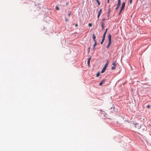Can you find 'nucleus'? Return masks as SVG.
<instances>
[{"label":"nucleus","instance_id":"obj_7","mask_svg":"<svg viewBox=\"0 0 151 151\" xmlns=\"http://www.w3.org/2000/svg\"><path fill=\"white\" fill-rule=\"evenodd\" d=\"M105 82V80H104L102 81L99 83V85L100 86H101Z\"/></svg>","mask_w":151,"mask_h":151},{"label":"nucleus","instance_id":"obj_2","mask_svg":"<svg viewBox=\"0 0 151 151\" xmlns=\"http://www.w3.org/2000/svg\"><path fill=\"white\" fill-rule=\"evenodd\" d=\"M104 19H103L102 20V22H101V26L102 28V30H103L104 29Z\"/></svg>","mask_w":151,"mask_h":151},{"label":"nucleus","instance_id":"obj_26","mask_svg":"<svg viewBox=\"0 0 151 151\" xmlns=\"http://www.w3.org/2000/svg\"><path fill=\"white\" fill-rule=\"evenodd\" d=\"M97 2L98 3V5H100V3L99 1H97Z\"/></svg>","mask_w":151,"mask_h":151},{"label":"nucleus","instance_id":"obj_21","mask_svg":"<svg viewBox=\"0 0 151 151\" xmlns=\"http://www.w3.org/2000/svg\"><path fill=\"white\" fill-rule=\"evenodd\" d=\"M104 116L105 117H107V114L106 113L104 115Z\"/></svg>","mask_w":151,"mask_h":151},{"label":"nucleus","instance_id":"obj_9","mask_svg":"<svg viewBox=\"0 0 151 151\" xmlns=\"http://www.w3.org/2000/svg\"><path fill=\"white\" fill-rule=\"evenodd\" d=\"M91 59V58L90 57L88 58V60L87 63H88V65H90V61Z\"/></svg>","mask_w":151,"mask_h":151},{"label":"nucleus","instance_id":"obj_31","mask_svg":"<svg viewBox=\"0 0 151 151\" xmlns=\"http://www.w3.org/2000/svg\"><path fill=\"white\" fill-rule=\"evenodd\" d=\"M99 1V0H96V1Z\"/></svg>","mask_w":151,"mask_h":151},{"label":"nucleus","instance_id":"obj_27","mask_svg":"<svg viewBox=\"0 0 151 151\" xmlns=\"http://www.w3.org/2000/svg\"><path fill=\"white\" fill-rule=\"evenodd\" d=\"M70 14H70V13H69L68 14V17H70Z\"/></svg>","mask_w":151,"mask_h":151},{"label":"nucleus","instance_id":"obj_28","mask_svg":"<svg viewBox=\"0 0 151 151\" xmlns=\"http://www.w3.org/2000/svg\"><path fill=\"white\" fill-rule=\"evenodd\" d=\"M65 20L66 21H68V19H67V18H66L65 19Z\"/></svg>","mask_w":151,"mask_h":151},{"label":"nucleus","instance_id":"obj_29","mask_svg":"<svg viewBox=\"0 0 151 151\" xmlns=\"http://www.w3.org/2000/svg\"><path fill=\"white\" fill-rule=\"evenodd\" d=\"M78 26V24H76L75 25V27H77Z\"/></svg>","mask_w":151,"mask_h":151},{"label":"nucleus","instance_id":"obj_12","mask_svg":"<svg viewBox=\"0 0 151 151\" xmlns=\"http://www.w3.org/2000/svg\"><path fill=\"white\" fill-rule=\"evenodd\" d=\"M108 63H109V61L108 60L107 61V62L105 64L104 67H105L106 68V67H107L108 65Z\"/></svg>","mask_w":151,"mask_h":151},{"label":"nucleus","instance_id":"obj_17","mask_svg":"<svg viewBox=\"0 0 151 151\" xmlns=\"http://www.w3.org/2000/svg\"><path fill=\"white\" fill-rule=\"evenodd\" d=\"M56 9L58 10H59V7L57 6H56Z\"/></svg>","mask_w":151,"mask_h":151},{"label":"nucleus","instance_id":"obj_24","mask_svg":"<svg viewBox=\"0 0 151 151\" xmlns=\"http://www.w3.org/2000/svg\"><path fill=\"white\" fill-rule=\"evenodd\" d=\"M150 106L149 105H147V107L148 108H150Z\"/></svg>","mask_w":151,"mask_h":151},{"label":"nucleus","instance_id":"obj_16","mask_svg":"<svg viewBox=\"0 0 151 151\" xmlns=\"http://www.w3.org/2000/svg\"><path fill=\"white\" fill-rule=\"evenodd\" d=\"M99 75H100V73L99 72H98V73H97L96 75V76L97 77H98L99 76Z\"/></svg>","mask_w":151,"mask_h":151},{"label":"nucleus","instance_id":"obj_3","mask_svg":"<svg viewBox=\"0 0 151 151\" xmlns=\"http://www.w3.org/2000/svg\"><path fill=\"white\" fill-rule=\"evenodd\" d=\"M125 3L124 2H123L122 6V7L121 8V9H122V10H123L125 6Z\"/></svg>","mask_w":151,"mask_h":151},{"label":"nucleus","instance_id":"obj_19","mask_svg":"<svg viewBox=\"0 0 151 151\" xmlns=\"http://www.w3.org/2000/svg\"><path fill=\"white\" fill-rule=\"evenodd\" d=\"M119 6H117V7H116V8L115 10H117L118 9H119Z\"/></svg>","mask_w":151,"mask_h":151},{"label":"nucleus","instance_id":"obj_22","mask_svg":"<svg viewBox=\"0 0 151 151\" xmlns=\"http://www.w3.org/2000/svg\"><path fill=\"white\" fill-rule=\"evenodd\" d=\"M122 10H122V9H121L120 10V12H119V14H120L121 13V12H122Z\"/></svg>","mask_w":151,"mask_h":151},{"label":"nucleus","instance_id":"obj_6","mask_svg":"<svg viewBox=\"0 0 151 151\" xmlns=\"http://www.w3.org/2000/svg\"><path fill=\"white\" fill-rule=\"evenodd\" d=\"M135 128H137V129H139L140 127L138 123H136V124H135Z\"/></svg>","mask_w":151,"mask_h":151},{"label":"nucleus","instance_id":"obj_4","mask_svg":"<svg viewBox=\"0 0 151 151\" xmlns=\"http://www.w3.org/2000/svg\"><path fill=\"white\" fill-rule=\"evenodd\" d=\"M105 36L104 35H103V38H102V41L101 42V45L103 43L104 40H105Z\"/></svg>","mask_w":151,"mask_h":151},{"label":"nucleus","instance_id":"obj_25","mask_svg":"<svg viewBox=\"0 0 151 151\" xmlns=\"http://www.w3.org/2000/svg\"><path fill=\"white\" fill-rule=\"evenodd\" d=\"M102 9H101L100 10V11H99V13H100V14H101V12H102Z\"/></svg>","mask_w":151,"mask_h":151},{"label":"nucleus","instance_id":"obj_8","mask_svg":"<svg viewBox=\"0 0 151 151\" xmlns=\"http://www.w3.org/2000/svg\"><path fill=\"white\" fill-rule=\"evenodd\" d=\"M97 44V42H95L94 44L93 45V49L94 50H95V47L96 45Z\"/></svg>","mask_w":151,"mask_h":151},{"label":"nucleus","instance_id":"obj_1","mask_svg":"<svg viewBox=\"0 0 151 151\" xmlns=\"http://www.w3.org/2000/svg\"><path fill=\"white\" fill-rule=\"evenodd\" d=\"M108 40H109V43L107 46H106L107 49H108L110 47L111 42V35L110 34H109L108 36Z\"/></svg>","mask_w":151,"mask_h":151},{"label":"nucleus","instance_id":"obj_30","mask_svg":"<svg viewBox=\"0 0 151 151\" xmlns=\"http://www.w3.org/2000/svg\"><path fill=\"white\" fill-rule=\"evenodd\" d=\"M109 0H108V1H107L108 3H109Z\"/></svg>","mask_w":151,"mask_h":151},{"label":"nucleus","instance_id":"obj_5","mask_svg":"<svg viewBox=\"0 0 151 151\" xmlns=\"http://www.w3.org/2000/svg\"><path fill=\"white\" fill-rule=\"evenodd\" d=\"M92 37H93V41H94V42H97V41L96 40V37L94 34H93Z\"/></svg>","mask_w":151,"mask_h":151},{"label":"nucleus","instance_id":"obj_20","mask_svg":"<svg viewBox=\"0 0 151 151\" xmlns=\"http://www.w3.org/2000/svg\"><path fill=\"white\" fill-rule=\"evenodd\" d=\"M88 26L91 27L92 26V24L91 23H89L88 25Z\"/></svg>","mask_w":151,"mask_h":151},{"label":"nucleus","instance_id":"obj_10","mask_svg":"<svg viewBox=\"0 0 151 151\" xmlns=\"http://www.w3.org/2000/svg\"><path fill=\"white\" fill-rule=\"evenodd\" d=\"M106 69V68L105 67H104L103 68L102 70L101 71V73H104L105 72Z\"/></svg>","mask_w":151,"mask_h":151},{"label":"nucleus","instance_id":"obj_15","mask_svg":"<svg viewBox=\"0 0 151 151\" xmlns=\"http://www.w3.org/2000/svg\"><path fill=\"white\" fill-rule=\"evenodd\" d=\"M116 68V66H113L111 67V69L113 70H114Z\"/></svg>","mask_w":151,"mask_h":151},{"label":"nucleus","instance_id":"obj_11","mask_svg":"<svg viewBox=\"0 0 151 151\" xmlns=\"http://www.w3.org/2000/svg\"><path fill=\"white\" fill-rule=\"evenodd\" d=\"M121 5V0H118L117 6H119Z\"/></svg>","mask_w":151,"mask_h":151},{"label":"nucleus","instance_id":"obj_14","mask_svg":"<svg viewBox=\"0 0 151 151\" xmlns=\"http://www.w3.org/2000/svg\"><path fill=\"white\" fill-rule=\"evenodd\" d=\"M107 28H106V30H105V31L103 35H104L105 36H106V32H107Z\"/></svg>","mask_w":151,"mask_h":151},{"label":"nucleus","instance_id":"obj_18","mask_svg":"<svg viewBox=\"0 0 151 151\" xmlns=\"http://www.w3.org/2000/svg\"><path fill=\"white\" fill-rule=\"evenodd\" d=\"M132 0H129V2L130 4H131L132 3Z\"/></svg>","mask_w":151,"mask_h":151},{"label":"nucleus","instance_id":"obj_23","mask_svg":"<svg viewBox=\"0 0 151 151\" xmlns=\"http://www.w3.org/2000/svg\"><path fill=\"white\" fill-rule=\"evenodd\" d=\"M100 13H99L98 14V19L99 18V17H100Z\"/></svg>","mask_w":151,"mask_h":151},{"label":"nucleus","instance_id":"obj_13","mask_svg":"<svg viewBox=\"0 0 151 151\" xmlns=\"http://www.w3.org/2000/svg\"><path fill=\"white\" fill-rule=\"evenodd\" d=\"M112 65L113 66H116V64L115 62H112Z\"/></svg>","mask_w":151,"mask_h":151}]
</instances>
